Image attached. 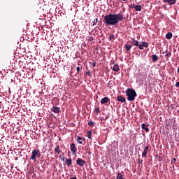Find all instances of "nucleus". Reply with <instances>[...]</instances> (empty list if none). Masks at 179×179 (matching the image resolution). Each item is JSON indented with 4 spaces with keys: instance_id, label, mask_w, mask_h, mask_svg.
<instances>
[{
    "instance_id": "nucleus-1",
    "label": "nucleus",
    "mask_w": 179,
    "mask_h": 179,
    "mask_svg": "<svg viewBox=\"0 0 179 179\" xmlns=\"http://www.w3.org/2000/svg\"><path fill=\"white\" fill-rule=\"evenodd\" d=\"M124 20V14L117 13V14H108L105 15L103 17V23L106 26H117L120 22Z\"/></svg>"
},
{
    "instance_id": "nucleus-2",
    "label": "nucleus",
    "mask_w": 179,
    "mask_h": 179,
    "mask_svg": "<svg viewBox=\"0 0 179 179\" xmlns=\"http://www.w3.org/2000/svg\"><path fill=\"white\" fill-rule=\"evenodd\" d=\"M126 96H127V100L129 101H134L135 98L138 96L135 90L132 88H128L126 92Z\"/></svg>"
},
{
    "instance_id": "nucleus-3",
    "label": "nucleus",
    "mask_w": 179,
    "mask_h": 179,
    "mask_svg": "<svg viewBox=\"0 0 179 179\" xmlns=\"http://www.w3.org/2000/svg\"><path fill=\"white\" fill-rule=\"evenodd\" d=\"M41 156V152L38 149H35L31 152V160H36L37 157H40Z\"/></svg>"
},
{
    "instance_id": "nucleus-4",
    "label": "nucleus",
    "mask_w": 179,
    "mask_h": 179,
    "mask_svg": "<svg viewBox=\"0 0 179 179\" xmlns=\"http://www.w3.org/2000/svg\"><path fill=\"white\" fill-rule=\"evenodd\" d=\"M76 163L78 166H80L81 167H83V166H85V164L86 163V162H85L83 159H82L81 158H78L76 160Z\"/></svg>"
},
{
    "instance_id": "nucleus-5",
    "label": "nucleus",
    "mask_w": 179,
    "mask_h": 179,
    "mask_svg": "<svg viewBox=\"0 0 179 179\" xmlns=\"http://www.w3.org/2000/svg\"><path fill=\"white\" fill-rule=\"evenodd\" d=\"M70 149H71V152H72V153H76V150H78V148H76V145H75V143L71 144Z\"/></svg>"
},
{
    "instance_id": "nucleus-6",
    "label": "nucleus",
    "mask_w": 179,
    "mask_h": 179,
    "mask_svg": "<svg viewBox=\"0 0 179 179\" xmlns=\"http://www.w3.org/2000/svg\"><path fill=\"white\" fill-rule=\"evenodd\" d=\"M117 101H120V103H125V101H127V99H125V97H124L121 95H118L117 96Z\"/></svg>"
},
{
    "instance_id": "nucleus-7",
    "label": "nucleus",
    "mask_w": 179,
    "mask_h": 179,
    "mask_svg": "<svg viewBox=\"0 0 179 179\" xmlns=\"http://www.w3.org/2000/svg\"><path fill=\"white\" fill-rule=\"evenodd\" d=\"M148 152H149V146H147L145 148V149L142 153V157H143V158L146 157V156L148 155Z\"/></svg>"
},
{
    "instance_id": "nucleus-8",
    "label": "nucleus",
    "mask_w": 179,
    "mask_h": 179,
    "mask_svg": "<svg viewBox=\"0 0 179 179\" xmlns=\"http://www.w3.org/2000/svg\"><path fill=\"white\" fill-rule=\"evenodd\" d=\"M110 101V99L107 96H105L101 100V104H107Z\"/></svg>"
},
{
    "instance_id": "nucleus-9",
    "label": "nucleus",
    "mask_w": 179,
    "mask_h": 179,
    "mask_svg": "<svg viewBox=\"0 0 179 179\" xmlns=\"http://www.w3.org/2000/svg\"><path fill=\"white\" fill-rule=\"evenodd\" d=\"M164 2H166L168 5H176V0H163Z\"/></svg>"
},
{
    "instance_id": "nucleus-10",
    "label": "nucleus",
    "mask_w": 179,
    "mask_h": 179,
    "mask_svg": "<svg viewBox=\"0 0 179 179\" xmlns=\"http://www.w3.org/2000/svg\"><path fill=\"white\" fill-rule=\"evenodd\" d=\"M52 111L55 113V114H59V113H61V109L59 107L54 106L53 109H52Z\"/></svg>"
},
{
    "instance_id": "nucleus-11",
    "label": "nucleus",
    "mask_w": 179,
    "mask_h": 179,
    "mask_svg": "<svg viewBox=\"0 0 179 179\" xmlns=\"http://www.w3.org/2000/svg\"><path fill=\"white\" fill-rule=\"evenodd\" d=\"M131 44H132V45H134L135 47H138V45H139V42L135 40V38H132L131 41Z\"/></svg>"
},
{
    "instance_id": "nucleus-12",
    "label": "nucleus",
    "mask_w": 179,
    "mask_h": 179,
    "mask_svg": "<svg viewBox=\"0 0 179 179\" xmlns=\"http://www.w3.org/2000/svg\"><path fill=\"white\" fill-rule=\"evenodd\" d=\"M54 151L57 154V155H61L62 153V150L59 148V145H57V147L54 149Z\"/></svg>"
},
{
    "instance_id": "nucleus-13",
    "label": "nucleus",
    "mask_w": 179,
    "mask_h": 179,
    "mask_svg": "<svg viewBox=\"0 0 179 179\" xmlns=\"http://www.w3.org/2000/svg\"><path fill=\"white\" fill-rule=\"evenodd\" d=\"M141 129L145 131V132H149V128L145 123H143L141 124Z\"/></svg>"
},
{
    "instance_id": "nucleus-14",
    "label": "nucleus",
    "mask_w": 179,
    "mask_h": 179,
    "mask_svg": "<svg viewBox=\"0 0 179 179\" xmlns=\"http://www.w3.org/2000/svg\"><path fill=\"white\" fill-rule=\"evenodd\" d=\"M166 38H167V40H171V38H173V33L171 32H168L166 34Z\"/></svg>"
},
{
    "instance_id": "nucleus-15",
    "label": "nucleus",
    "mask_w": 179,
    "mask_h": 179,
    "mask_svg": "<svg viewBox=\"0 0 179 179\" xmlns=\"http://www.w3.org/2000/svg\"><path fill=\"white\" fill-rule=\"evenodd\" d=\"M113 71H114V72H118V71H120V66H118V64H115L113 66Z\"/></svg>"
},
{
    "instance_id": "nucleus-16",
    "label": "nucleus",
    "mask_w": 179,
    "mask_h": 179,
    "mask_svg": "<svg viewBox=\"0 0 179 179\" xmlns=\"http://www.w3.org/2000/svg\"><path fill=\"white\" fill-rule=\"evenodd\" d=\"M134 9L136 10H137L138 12H141V10H142V6H141V5L135 6Z\"/></svg>"
},
{
    "instance_id": "nucleus-17",
    "label": "nucleus",
    "mask_w": 179,
    "mask_h": 179,
    "mask_svg": "<svg viewBox=\"0 0 179 179\" xmlns=\"http://www.w3.org/2000/svg\"><path fill=\"white\" fill-rule=\"evenodd\" d=\"M66 166H71V164H72V159L69 158L66 159Z\"/></svg>"
},
{
    "instance_id": "nucleus-18",
    "label": "nucleus",
    "mask_w": 179,
    "mask_h": 179,
    "mask_svg": "<svg viewBox=\"0 0 179 179\" xmlns=\"http://www.w3.org/2000/svg\"><path fill=\"white\" fill-rule=\"evenodd\" d=\"M83 138L80 136L77 137V142L78 143H80V145H82L83 143Z\"/></svg>"
},
{
    "instance_id": "nucleus-19",
    "label": "nucleus",
    "mask_w": 179,
    "mask_h": 179,
    "mask_svg": "<svg viewBox=\"0 0 179 179\" xmlns=\"http://www.w3.org/2000/svg\"><path fill=\"white\" fill-rule=\"evenodd\" d=\"M124 48H125L126 51L128 52V51H129V50H131V48H132V45L126 44L124 45Z\"/></svg>"
},
{
    "instance_id": "nucleus-20",
    "label": "nucleus",
    "mask_w": 179,
    "mask_h": 179,
    "mask_svg": "<svg viewBox=\"0 0 179 179\" xmlns=\"http://www.w3.org/2000/svg\"><path fill=\"white\" fill-rule=\"evenodd\" d=\"M163 54L165 55V57H170V56L171 55V52H170V51L169 50L164 52Z\"/></svg>"
},
{
    "instance_id": "nucleus-21",
    "label": "nucleus",
    "mask_w": 179,
    "mask_h": 179,
    "mask_svg": "<svg viewBox=\"0 0 179 179\" xmlns=\"http://www.w3.org/2000/svg\"><path fill=\"white\" fill-rule=\"evenodd\" d=\"M152 59L153 62H156V61H157V59H159V57H157V56L156 55H152Z\"/></svg>"
},
{
    "instance_id": "nucleus-22",
    "label": "nucleus",
    "mask_w": 179,
    "mask_h": 179,
    "mask_svg": "<svg viewBox=\"0 0 179 179\" xmlns=\"http://www.w3.org/2000/svg\"><path fill=\"white\" fill-rule=\"evenodd\" d=\"M87 136L88 139H92V131L89 130L87 131Z\"/></svg>"
},
{
    "instance_id": "nucleus-23",
    "label": "nucleus",
    "mask_w": 179,
    "mask_h": 179,
    "mask_svg": "<svg viewBox=\"0 0 179 179\" xmlns=\"http://www.w3.org/2000/svg\"><path fill=\"white\" fill-rule=\"evenodd\" d=\"M99 19L96 18L95 20H94V21L92 22V25L93 26H96V24H97V22H98Z\"/></svg>"
},
{
    "instance_id": "nucleus-24",
    "label": "nucleus",
    "mask_w": 179,
    "mask_h": 179,
    "mask_svg": "<svg viewBox=\"0 0 179 179\" xmlns=\"http://www.w3.org/2000/svg\"><path fill=\"white\" fill-rule=\"evenodd\" d=\"M142 45H143V47H145V48H148V44L146 42H143Z\"/></svg>"
},
{
    "instance_id": "nucleus-25",
    "label": "nucleus",
    "mask_w": 179,
    "mask_h": 179,
    "mask_svg": "<svg viewBox=\"0 0 179 179\" xmlns=\"http://www.w3.org/2000/svg\"><path fill=\"white\" fill-rule=\"evenodd\" d=\"M59 159H60L62 162H65V157H64V155H60V156H59Z\"/></svg>"
},
{
    "instance_id": "nucleus-26",
    "label": "nucleus",
    "mask_w": 179,
    "mask_h": 179,
    "mask_svg": "<svg viewBox=\"0 0 179 179\" xmlns=\"http://www.w3.org/2000/svg\"><path fill=\"white\" fill-rule=\"evenodd\" d=\"M114 38H115L114 34L110 35L109 40H114Z\"/></svg>"
},
{
    "instance_id": "nucleus-27",
    "label": "nucleus",
    "mask_w": 179,
    "mask_h": 179,
    "mask_svg": "<svg viewBox=\"0 0 179 179\" xmlns=\"http://www.w3.org/2000/svg\"><path fill=\"white\" fill-rule=\"evenodd\" d=\"M95 113H96V114H99L100 113V108H95Z\"/></svg>"
},
{
    "instance_id": "nucleus-28",
    "label": "nucleus",
    "mask_w": 179,
    "mask_h": 179,
    "mask_svg": "<svg viewBox=\"0 0 179 179\" xmlns=\"http://www.w3.org/2000/svg\"><path fill=\"white\" fill-rule=\"evenodd\" d=\"M138 164H142V163H143V160H142L141 159H138Z\"/></svg>"
},
{
    "instance_id": "nucleus-29",
    "label": "nucleus",
    "mask_w": 179,
    "mask_h": 179,
    "mask_svg": "<svg viewBox=\"0 0 179 179\" xmlns=\"http://www.w3.org/2000/svg\"><path fill=\"white\" fill-rule=\"evenodd\" d=\"M138 48L139 50H143V44L138 45Z\"/></svg>"
},
{
    "instance_id": "nucleus-30",
    "label": "nucleus",
    "mask_w": 179,
    "mask_h": 179,
    "mask_svg": "<svg viewBox=\"0 0 179 179\" xmlns=\"http://www.w3.org/2000/svg\"><path fill=\"white\" fill-rule=\"evenodd\" d=\"M93 122L92 121H90L88 122V125H90V127H93Z\"/></svg>"
},
{
    "instance_id": "nucleus-31",
    "label": "nucleus",
    "mask_w": 179,
    "mask_h": 179,
    "mask_svg": "<svg viewBox=\"0 0 179 179\" xmlns=\"http://www.w3.org/2000/svg\"><path fill=\"white\" fill-rule=\"evenodd\" d=\"M129 8H131V9H134V8H135V4H131Z\"/></svg>"
},
{
    "instance_id": "nucleus-32",
    "label": "nucleus",
    "mask_w": 179,
    "mask_h": 179,
    "mask_svg": "<svg viewBox=\"0 0 179 179\" xmlns=\"http://www.w3.org/2000/svg\"><path fill=\"white\" fill-rule=\"evenodd\" d=\"M85 148H86L87 152H90V147L86 146Z\"/></svg>"
},
{
    "instance_id": "nucleus-33",
    "label": "nucleus",
    "mask_w": 179,
    "mask_h": 179,
    "mask_svg": "<svg viewBox=\"0 0 179 179\" xmlns=\"http://www.w3.org/2000/svg\"><path fill=\"white\" fill-rule=\"evenodd\" d=\"M88 41H93V37L90 36L89 38H88Z\"/></svg>"
},
{
    "instance_id": "nucleus-34",
    "label": "nucleus",
    "mask_w": 179,
    "mask_h": 179,
    "mask_svg": "<svg viewBox=\"0 0 179 179\" xmlns=\"http://www.w3.org/2000/svg\"><path fill=\"white\" fill-rule=\"evenodd\" d=\"M91 64H92V66H93V68L96 66V62L91 63Z\"/></svg>"
},
{
    "instance_id": "nucleus-35",
    "label": "nucleus",
    "mask_w": 179,
    "mask_h": 179,
    "mask_svg": "<svg viewBox=\"0 0 179 179\" xmlns=\"http://www.w3.org/2000/svg\"><path fill=\"white\" fill-rule=\"evenodd\" d=\"M86 75H87V76H91L90 71H87L86 73Z\"/></svg>"
},
{
    "instance_id": "nucleus-36",
    "label": "nucleus",
    "mask_w": 179,
    "mask_h": 179,
    "mask_svg": "<svg viewBox=\"0 0 179 179\" xmlns=\"http://www.w3.org/2000/svg\"><path fill=\"white\" fill-rule=\"evenodd\" d=\"M76 71H77V72H79L80 71V67H77Z\"/></svg>"
},
{
    "instance_id": "nucleus-37",
    "label": "nucleus",
    "mask_w": 179,
    "mask_h": 179,
    "mask_svg": "<svg viewBox=\"0 0 179 179\" xmlns=\"http://www.w3.org/2000/svg\"><path fill=\"white\" fill-rule=\"evenodd\" d=\"M171 162H177V159L173 158Z\"/></svg>"
},
{
    "instance_id": "nucleus-38",
    "label": "nucleus",
    "mask_w": 179,
    "mask_h": 179,
    "mask_svg": "<svg viewBox=\"0 0 179 179\" xmlns=\"http://www.w3.org/2000/svg\"><path fill=\"white\" fill-rule=\"evenodd\" d=\"M70 179H78V178H76V176H75V177H73V178H71Z\"/></svg>"
},
{
    "instance_id": "nucleus-39",
    "label": "nucleus",
    "mask_w": 179,
    "mask_h": 179,
    "mask_svg": "<svg viewBox=\"0 0 179 179\" xmlns=\"http://www.w3.org/2000/svg\"><path fill=\"white\" fill-rule=\"evenodd\" d=\"M88 154H89V155H92V152H90V150L88 151Z\"/></svg>"
},
{
    "instance_id": "nucleus-40",
    "label": "nucleus",
    "mask_w": 179,
    "mask_h": 179,
    "mask_svg": "<svg viewBox=\"0 0 179 179\" xmlns=\"http://www.w3.org/2000/svg\"><path fill=\"white\" fill-rule=\"evenodd\" d=\"M177 72H178V73H179V68L178 69Z\"/></svg>"
},
{
    "instance_id": "nucleus-41",
    "label": "nucleus",
    "mask_w": 179,
    "mask_h": 179,
    "mask_svg": "<svg viewBox=\"0 0 179 179\" xmlns=\"http://www.w3.org/2000/svg\"><path fill=\"white\" fill-rule=\"evenodd\" d=\"M123 1H127V0H123Z\"/></svg>"
}]
</instances>
